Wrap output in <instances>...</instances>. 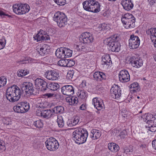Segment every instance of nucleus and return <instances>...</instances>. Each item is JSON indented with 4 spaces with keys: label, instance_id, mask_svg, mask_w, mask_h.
<instances>
[{
    "label": "nucleus",
    "instance_id": "1",
    "mask_svg": "<svg viewBox=\"0 0 156 156\" xmlns=\"http://www.w3.org/2000/svg\"><path fill=\"white\" fill-rule=\"evenodd\" d=\"M21 94L20 88L16 85H13L7 90L5 96L7 99L10 102H14L19 100Z\"/></svg>",
    "mask_w": 156,
    "mask_h": 156
},
{
    "label": "nucleus",
    "instance_id": "2",
    "mask_svg": "<svg viewBox=\"0 0 156 156\" xmlns=\"http://www.w3.org/2000/svg\"><path fill=\"white\" fill-rule=\"evenodd\" d=\"M80 44L76 45V48L78 51H86L85 44H89L93 42L94 37L92 34L89 32H85L83 33L79 38Z\"/></svg>",
    "mask_w": 156,
    "mask_h": 156
},
{
    "label": "nucleus",
    "instance_id": "3",
    "mask_svg": "<svg viewBox=\"0 0 156 156\" xmlns=\"http://www.w3.org/2000/svg\"><path fill=\"white\" fill-rule=\"evenodd\" d=\"M88 133L87 130L79 128L75 130L73 133V136L76 143L80 144L87 140Z\"/></svg>",
    "mask_w": 156,
    "mask_h": 156
},
{
    "label": "nucleus",
    "instance_id": "4",
    "mask_svg": "<svg viewBox=\"0 0 156 156\" xmlns=\"http://www.w3.org/2000/svg\"><path fill=\"white\" fill-rule=\"evenodd\" d=\"M135 19L131 14L126 13L122 16L121 21L125 28H131L135 27Z\"/></svg>",
    "mask_w": 156,
    "mask_h": 156
},
{
    "label": "nucleus",
    "instance_id": "5",
    "mask_svg": "<svg viewBox=\"0 0 156 156\" xmlns=\"http://www.w3.org/2000/svg\"><path fill=\"white\" fill-rule=\"evenodd\" d=\"M13 12L17 15H20L29 12L30 8L29 5L26 4H15L12 5Z\"/></svg>",
    "mask_w": 156,
    "mask_h": 156
},
{
    "label": "nucleus",
    "instance_id": "6",
    "mask_svg": "<svg viewBox=\"0 0 156 156\" xmlns=\"http://www.w3.org/2000/svg\"><path fill=\"white\" fill-rule=\"evenodd\" d=\"M53 20L60 27H64L67 24V18L66 16L64 13L60 12L55 14Z\"/></svg>",
    "mask_w": 156,
    "mask_h": 156
},
{
    "label": "nucleus",
    "instance_id": "7",
    "mask_svg": "<svg viewBox=\"0 0 156 156\" xmlns=\"http://www.w3.org/2000/svg\"><path fill=\"white\" fill-rule=\"evenodd\" d=\"M45 143L47 148L50 151H55L59 147L58 141L53 137L49 138L45 141Z\"/></svg>",
    "mask_w": 156,
    "mask_h": 156
},
{
    "label": "nucleus",
    "instance_id": "8",
    "mask_svg": "<svg viewBox=\"0 0 156 156\" xmlns=\"http://www.w3.org/2000/svg\"><path fill=\"white\" fill-rule=\"evenodd\" d=\"M21 88L23 91L30 94H34V89L32 83L29 82H24L20 85Z\"/></svg>",
    "mask_w": 156,
    "mask_h": 156
},
{
    "label": "nucleus",
    "instance_id": "9",
    "mask_svg": "<svg viewBox=\"0 0 156 156\" xmlns=\"http://www.w3.org/2000/svg\"><path fill=\"white\" fill-rule=\"evenodd\" d=\"M129 41V46L131 49H135L138 48L140 43L139 37L133 34L131 35Z\"/></svg>",
    "mask_w": 156,
    "mask_h": 156
},
{
    "label": "nucleus",
    "instance_id": "10",
    "mask_svg": "<svg viewBox=\"0 0 156 156\" xmlns=\"http://www.w3.org/2000/svg\"><path fill=\"white\" fill-rule=\"evenodd\" d=\"M112 97L115 99L119 98L121 95V90L118 85H114L110 89Z\"/></svg>",
    "mask_w": 156,
    "mask_h": 156
},
{
    "label": "nucleus",
    "instance_id": "11",
    "mask_svg": "<svg viewBox=\"0 0 156 156\" xmlns=\"http://www.w3.org/2000/svg\"><path fill=\"white\" fill-rule=\"evenodd\" d=\"M36 87L38 89L42 91H45L47 89V83L44 80L38 78L36 79L34 82Z\"/></svg>",
    "mask_w": 156,
    "mask_h": 156
},
{
    "label": "nucleus",
    "instance_id": "12",
    "mask_svg": "<svg viewBox=\"0 0 156 156\" xmlns=\"http://www.w3.org/2000/svg\"><path fill=\"white\" fill-rule=\"evenodd\" d=\"M62 93L66 95L71 96L74 93V88L70 85H66L63 86L61 88Z\"/></svg>",
    "mask_w": 156,
    "mask_h": 156
},
{
    "label": "nucleus",
    "instance_id": "13",
    "mask_svg": "<svg viewBox=\"0 0 156 156\" xmlns=\"http://www.w3.org/2000/svg\"><path fill=\"white\" fill-rule=\"evenodd\" d=\"M119 80L121 82H127L130 80V76L127 70H121L119 74Z\"/></svg>",
    "mask_w": 156,
    "mask_h": 156
},
{
    "label": "nucleus",
    "instance_id": "14",
    "mask_svg": "<svg viewBox=\"0 0 156 156\" xmlns=\"http://www.w3.org/2000/svg\"><path fill=\"white\" fill-rule=\"evenodd\" d=\"M45 77L48 80H55L58 77V74L55 70L47 71L44 74Z\"/></svg>",
    "mask_w": 156,
    "mask_h": 156
},
{
    "label": "nucleus",
    "instance_id": "15",
    "mask_svg": "<svg viewBox=\"0 0 156 156\" xmlns=\"http://www.w3.org/2000/svg\"><path fill=\"white\" fill-rule=\"evenodd\" d=\"M129 61L133 67L139 68L143 65V62L140 58L133 57L130 58Z\"/></svg>",
    "mask_w": 156,
    "mask_h": 156
},
{
    "label": "nucleus",
    "instance_id": "16",
    "mask_svg": "<svg viewBox=\"0 0 156 156\" xmlns=\"http://www.w3.org/2000/svg\"><path fill=\"white\" fill-rule=\"evenodd\" d=\"M92 104L98 110H101L104 108V105L102 100L95 98L92 100Z\"/></svg>",
    "mask_w": 156,
    "mask_h": 156
},
{
    "label": "nucleus",
    "instance_id": "17",
    "mask_svg": "<svg viewBox=\"0 0 156 156\" xmlns=\"http://www.w3.org/2000/svg\"><path fill=\"white\" fill-rule=\"evenodd\" d=\"M90 1L91 8H89L90 10V12L97 13L99 12L100 11V5L99 3L97 1L94 0H90Z\"/></svg>",
    "mask_w": 156,
    "mask_h": 156
},
{
    "label": "nucleus",
    "instance_id": "18",
    "mask_svg": "<svg viewBox=\"0 0 156 156\" xmlns=\"http://www.w3.org/2000/svg\"><path fill=\"white\" fill-rule=\"evenodd\" d=\"M141 120H143L146 122L147 125L149 123H152L155 119V117L152 115L147 113L145 114L143 116H141L139 118Z\"/></svg>",
    "mask_w": 156,
    "mask_h": 156
},
{
    "label": "nucleus",
    "instance_id": "19",
    "mask_svg": "<svg viewBox=\"0 0 156 156\" xmlns=\"http://www.w3.org/2000/svg\"><path fill=\"white\" fill-rule=\"evenodd\" d=\"M48 36L46 34V33L43 30H40L38 33L34 36V38L35 40H37V41L44 40H48Z\"/></svg>",
    "mask_w": 156,
    "mask_h": 156
},
{
    "label": "nucleus",
    "instance_id": "20",
    "mask_svg": "<svg viewBox=\"0 0 156 156\" xmlns=\"http://www.w3.org/2000/svg\"><path fill=\"white\" fill-rule=\"evenodd\" d=\"M111 63L110 57L108 54L104 55L102 57L101 64L103 67L108 68Z\"/></svg>",
    "mask_w": 156,
    "mask_h": 156
},
{
    "label": "nucleus",
    "instance_id": "21",
    "mask_svg": "<svg viewBox=\"0 0 156 156\" xmlns=\"http://www.w3.org/2000/svg\"><path fill=\"white\" fill-rule=\"evenodd\" d=\"M121 4L123 8L126 10L129 11L131 9L133 5L131 0H123L121 2Z\"/></svg>",
    "mask_w": 156,
    "mask_h": 156
},
{
    "label": "nucleus",
    "instance_id": "22",
    "mask_svg": "<svg viewBox=\"0 0 156 156\" xmlns=\"http://www.w3.org/2000/svg\"><path fill=\"white\" fill-rule=\"evenodd\" d=\"M118 39L117 35L115 34L107 39V45L109 48H110V46H113L118 41Z\"/></svg>",
    "mask_w": 156,
    "mask_h": 156
},
{
    "label": "nucleus",
    "instance_id": "23",
    "mask_svg": "<svg viewBox=\"0 0 156 156\" xmlns=\"http://www.w3.org/2000/svg\"><path fill=\"white\" fill-rule=\"evenodd\" d=\"M101 132L99 130L94 129L91 130L90 133V136L93 140L97 139L101 135Z\"/></svg>",
    "mask_w": 156,
    "mask_h": 156
},
{
    "label": "nucleus",
    "instance_id": "24",
    "mask_svg": "<svg viewBox=\"0 0 156 156\" xmlns=\"http://www.w3.org/2000/svg\"><path fill=\"white\" fill-rule=\"evenodd\" d=\"M93 76L94 79L97 81H101L106 78L105 74L100 72H95L93 74Z\"/></svg>",
    "mask_w": 156,
    "mask_h": 156
},
{
    "label": "nucleus",
    "instance_id": "25",
    "mask_svg": "<svg viewBox=\"0 0 156 156\" xmlns=\"http://www.w3.org/2000/svg\"><path fill=\"white\" fill-rule=\"evenodd\" d=\"M50 47L47 44H44L39 49L38 51L41 55H44L47 54L50 51Z\"/></svg>",
    "mask_w": 156,
    "mask_h": 156
},
{
    "label": "nucleus",
    "instance_id": "26",
    "mask_svg": "<svg viewBox=\"0 0 156 156\" xmlns=\"http://www.w3.org/2000/svg\"><path fill=\"white\" fill-rule=\"evenodd\" d=\"M146 33L150 36L151 41L156 40V28H151L147 31Z\"/></svg>",
    "mask_w": 156,
    "mask_h": 156
},
{
    "label": "nucleus",
    "instance_id": "27",
    "mask_svg": "<svg viewBox=\"0 0 156 156\" xmlns=\"http://www.w3.org/2000/svg\"><path fill=\"white\" fill-rule=\"evenodd\" d=\"M145 128L147 132L149 131L154 132L156 131V122H153L152 123H149L145 126Z\"/></svg>",
    "mask_w": 156,
    "mask_h": 156
},
{
    "label": "nucleus",
    "instance_id": "28",
    "mask_svg": "<svg viewBox=\"0 0 156 156\" xmlns=\"http://www.w3.org/2000/svg\"><path fill=\"white\" fill-rule=\"evenodd\" d=\"M108 147L109 150L113 152H116L119 149L118 145L114 143H109L108 144Z\"/></svg>",
    "mask_w": 156,
    "mask_h": 156
},
{
    "label": "nucleus",
    "instance_id": "29",
    "mask_svg": "<svg viewBox=\"0 0 156 156\" xmlns=\"http://www.w3.org/2000/svg\"><path fill=\"white\" fill-rule=\"evenodd\" d=\"M64 48H58L55 51V55L58 58H65Z\"/></svg>",
    "mask_w": 156,
    "mask_h": 156
},
{
    "label": "nucleus",
    "instance_id": "30",
    "mask_svg": "<svg viewBox=\"0 0 156 156\" xmlns=\"http://www.w3.org/2000/svg\"><path fill=\"white\" fill-rule=\"evenodd\" d=\"M13 109L14 111L17 113H23L26 112L24 108H23V107L20 103H19L16 106H14Z\"/></svg>",
    "mask_w": 156,
    "mask_h": 156
},
{
    "label": "nucleus",
    "instance_id": "31",
    "mask_svg": "<svg viewBox=\"0 0 156 156\" xmlns=\"http://www.w3.org/2000/svg\"><path fill=\"white\" fill-rule=\"evenodd\" d=\"M47 88L53 91L58 89L59 87V85L56 83H52L49 84L47 83Z\"/></svg>",
    "mask_w": 156,
    "mask_h": 156
},
{
    "label": "nucleus",
    "instance_id": "32",
    "mask_svg": "<svg viewBox=\"0 0 156 156\" xmlns=\"http://www.w3.org/2000/svg\"><path fill=\"white\" fill-rule=\"evenodd\" d=\"M79 120V117L78 116L75 117L71 121H69L68 122V125L70 127L75 126L78 123Z\"/></svg>",
    "mask_w": 156,
    "mask_h": 156
},
{
    "label": "nucleus",
    "instance_id": "33",
    "mask_svg": "<svg viewBox=\"0 0 156 156\" xmlns=\"http://www.w3.org/2000/svg\"><path fill=\"white\" fill-rule=\"evenodd\" d=\"M66 101L70 105H76L78 102L77 98L74 97H69L66 99Z\"/></svg>",
    "mask_w": 156,
    "mask_h": 156
},
{
    "label": "nucleus",
    "instance_id": "34",
    "mask_svg": "<svg viewBox=\"0 0 156 156\" xmlns=\"http://www.w3.org/2000/svg\"><path fill=\"white\" fill-rule=\"evenodd\" d=\"M42 113V117L47 119L50 118L52 115V113L50 110H43Z\"/></svg>",
    "mask_w": 156,
    "mask_h": 156
},
{
    "label": "nucleus",
    "instance_id": "35",
    "mask_svg": "<svg viewBox=\"0 0 156 156\" xmlns=\"http://www.w3.org/2000/svg\"><path fill=\"white\" fill-rule=\"evenodd\" d=\"M53 112L56 114L63 113L64 111V108L61 106L55 107L53 109Z\"/></svg>",
    "mask_w": 156,
    "mask_h": 156
},
{
    "label": "nucleus",
    "instance_id": "36",
    "mask_svg": "<svg viewBox=\"0 0 156 156\" xmlns=\"http://www.w3.org/2000/svg\"><path fill=\"white\" fill-rule=\"evenodd\" d=\"M120 44L119 42L117 41L113 46H110L109 49L112 51L118 52L120 49Z\"/></svg>",
    "mask_w": 156,
    "mask_h": 156
},
{
    "label": "nucleus",
    "instance_id": "37",
    "mask_svg": "<svg viewBox=\"0 0 156 156\" xmlns=\"http://www.w3.org/2000/svg\"><path fill=\"white\" fill-rule=\"evenodd\" d=\"M90 0H87L83 3V7L84 9L86 11L90 12V10L89 8H91V3Z\"/></svg>",
    "mask_w": 156,
    "mask_h": 156
},
{
    "label": "nucleus",
    "instance_id": "38",
    "mask_svg": "<svg viewBox=\"0 0 156 156\" xmlns=\"http://www.w3.org/2000/svg\"><path fill=\"white\" fill-rule=\"evenodd\" d=\"M129 87L131 91L133 92H136L138 89V85L137 83L134 82L131 84Z\"/></svg>",
    "mask_w": 156,
    "mask_h": 156
},
{
    "label": "nucleus",
    "instance_id": "39",
    "mask_svg": "<svg viewBox=\"0 0 156 156\" xmlns=\"http://www.w3.org/2000/svg\"><path fill=\"white\" fill-rule=\"evenodd\" d=\"M29 73V71L27 69H21L17 72V75L19 77H23Z\"/></svg>",
    "mask_w": 156,
    "mask_h": 156
},
{
    "label": "nucleus",
    "instance_id": "40",
    "mask_svg": "<svg viewBox=\"0 0 156 156\" xmlns=\"http://www.w3.org/2000/svg\"><path fill=\"white\" fill-rule=\"evenodd\" d=\"M78 97L82 99H85L87 96V92L84 90H81L77 93Z\"/></svg>",
    "mask_w": 156,
    "mask_h": 156
},
{
    "label": "nucleus",
    "instance_id": "41",
    "mask_svg": "<svg viewBox=\"0 0 156 156\" xmlns=\"http://www.w3.org/2000/svg\"><path fill=\"white\" fill-rule=\"evenodd\" d=\"M64 53L65 55V58L71 57L72 55V51L71 50L66 48H64Z\"/></svg>",
    "mask_w": 156,
    "mask_h": 156
},
{
    "label": "nucleus",
    "instance_id": "42",
    "mask_svg": "<svg viewBox=\"0 0 156 156\" xmlns=\"http://www.w3.org/2000/svg\"><path fill=\"white\" fill-rule=\"evenodd\" d=\"M57 122L59 127L62 128L64 125V121L62 116L58 117Z\"/></svg>",
    "mask_w": 156,
    "mask_h": 156
},
{
    "label": "nucleus",
    "instance_id": "43",
    "mask_svg": "<svg viewBox=\"0 0 156 156\" xmlns=\"http://www.w3.org/2000/svg\"><path fill=\"white\" fill-rule=\"evenodd\" d=\"M20 103L21 105H22L23 108H24L26 112L28 111L30 108V106L29 103L25 102H22Z\"/></svg>",
    "mask_w": 156,
    "mask_h": 156
},
{
    "label": "nucleus",
    "instance_id": "44",
    "mask_svg": "<svg viewBox=\"0 0 156 156\" xmlns=\"http://www.w3.org/2000/svg\"><path fill=\"white\" fill-rule=\"evenodd\" d=\"M123 152L127 154L130 152L133 151V147L131 146H126L123 148Z\"/></svg>",
    "mask_w": 156,
    "mask_h": 156
},
{
    "label": "nucleus",
    "instance_id": "45",
    "mask_svg": "<svg viewBox=\"0 0 156 156\" xmlns=\"http://www.w3.org/2000/svg\"><path fill=\"white\" fill-rule=\"evenodd\" d=\"M67 59H62L59 60L58 64L61 66L67 67Z\"/></svg>",
    "mask_w": 156,
    "mask_h": 156
},
{
    "label": "nucleus",
    "instance_id": "46",
    "mask_svg": "<svg viewBox=\"0 0 156 156\" xmlns=\"http://www.w3.org/2000/svg\"><path fill=\"white\" fill-rule=\"evenodd\" d=\"M6 43V40L4 37L0 39V50L3 49L5 47Z\"/></svg>",
    "mask_w": 156,
    "mask_h": 156
},
{
    "label": "nucleus",
    "instance_id": "47",
    "mask_svg": "<svg viewBox=\"0 0 156 156\" xmlns=\"http://www.w3.org/2000/svg\"><path fill=\"white\" fill-rule=\"evenodd\" d=\"M33 124L36 127L39 128L42 127L43 125V123L41 120H38L34 122Z\"/></svg>",
    "mask_w": 156,
    "mask_h": 156
},
{
    "label": "nucleus",
    "instance_id": "48",
    "mask_svg": "<svg viewBox=\"0 0 156 156\" xmlns=\"http://www.w3.org/2000/svg\"><path fill=\"white\" fill-rule=\"evenodd\" d=\"M7 79L5 76H1L0 77V86L4 87L6 84Z\"/></svg>",
    "mask_w": 156,
    "mask_h": 156
},
{
    "label": "nucleus",
    "instance_id": "49",
    "mask_svg": "<svg viewBox=\"0 0 156 156\" xmlns=\"http://www.w3.org/2000/svg\"><path fill=\"white\" fill-rule=\"evenodd\" d=\"M75 63V61L73 60L67 59V67H71L73 66Z\"/></svg>",
    "mask_w": 156,
    "mask_h": 156
},
{
    "label": "nucleus",
    "instance_id": "50",
    "mask_svg": "<svg viewBox=\"0 0 156 156\" xmlns=\"http://www.w3.org/2000/svg\"><path fill=\"white\" fill-rule=\"evenodd\" d=\"M54 2L58 5H65L66 3V0H53Z\"/></svg>",
    "mask_w": 156,
    "mask_h": 156
},
{
    "label": "nucleus",
    "instance_id": "51",
    "mask_svg": "<svg viewBox=\"0 0 156 156\" xmlns=\"http://www.w3.org/2000/svg\"><path fill=\"white\" fill-rule=\"evenodd\" d=\"M3 122L6 125H9L11 124V119L9 118H6L4 119Z\"/></svg>",
    "mask_w": 156,
    "mask_h": 156
},
{
    "label": "nucleus",
    "instance_id": "52",
    "mask_svg": "<svg viewBox=\"0 0 156 156\" xmlns=\"http://www.w3.org/2000/svg\"><path fill=\"white\" fill-rule=\"evenodd\" d=\"M6 148L4 144L3 141L0 140V151L2 152L3 151L5 150Z\"/></svg>",
    "mask_w": 156,
    "mask_h": 156
},
{
    "label": "nucleus",
    "instance_id": "53",
    "mask_svg": "<svg viewBox=\"0 0 156 156\" xmlns=\"http://www.w3.org/2000/svg\"><path fill=\"white\" fill-rule=\"evenodd\" d=\"M100 27L99 28L100 30H105L107 29L106 24L105 23H103L101 24L99 26V27Z\"/></svg>",
    "mask_w": 156,
    "mask_h": 156
},
{
    "label": "nucleus",
    "instance_id": "54",
    "mask_svg": "<svg viewBox=\"0 0 156 156\" xmlns=\"http://www.w3.org/2000/svg\"><path fill=\"white\" fill-rule=\"evenodd\" d=\"M28 60V58H23V59L20 60L19 61V62L21 64H26L29 62Z\"/></svg>",
    "mask_w": 156,
    "mask_h": 156
},
{
    "label": "nucleus",
    "instance_id": "55",
    "mask_svg": "<svg viewBox=\"0 0 156 156\" xmlns=\"http://www.w3.org/2000/svg\"><path fill=\"white\" fill-rule=\"evenodd\" d=\"M36 114L38 116H42V111H41L39 109H38L36 111Z\"/></svg>",
    "mask_w": 156,
    "mask_h": 156
},
{
    "label": "nucleus",
    "instance_id": "56",
    "mask_svg": "<svg viewBox=\"0 0 156 156\" xmlns=\"http://www.w3.org/2000/svg\"><path fill=\"white\" fill-rule=\"evenodd\" d=\"M73 73L71 71L69 72L67 74V77L69 79H71L73 76Z\"/></svg>",
    "mask_w": 156,
    "mask_h": 156
},
{
    "label": "nucleus",
    "instance_id": "57",
    "mask_svg": "<svg viewBox=\"0 0 156 156\" xmlns=\"http://www.w3.org/2000/svg\"><path fill=\"white\" fill-rule=\"evenodd\" d=\"M86 108V105L84 104H82L80 107V109L82 110H85Z\"/></svg>",
    "mask_w": 156,
    "mask_h": 156
},
{
    "label": "nucleus",
    "instance_id": "58",
    "mask_svg": "<svg viewBox=\"0 0 156 156\" xmlns=\"http://www.w3.org/2000/svg\"><path fill=\"white\" fill-rule=\"evenodd\" d=\"M126 134V132L125 130H123L121 132L120 134V136L121 137L124 138L125 135Z\"/></svg>",
    "mask_w": 156,
    "mask_h": 156
},
{
    "label": "nucleus",
    "instance_id": "59",
    "mask_svg": "<svg viewBox=\"0 0 156 156\" xmlns=\"http://www.w3.org/2000/svg\"><path fill=\"white\" fill-rule=\"evenodd\" d=\"M152 144L153 148L156 149V139L152 141Z\"/></svg>",
    "mask_w": 156,
    "mask_h": 156
},
{
    "label": "nucleus",
    "instance_id": "60",
    "mask_svg": "<svg viewBox=\"0 0 156 156\" xmlns=\"http://www.w3.org/2000/svg\"><path fill=\"white\" fill-rule=\"evenodd\" d=\"M54 95L53 94L51 93H47L44 94V96H47L48 98H50L52 97Z\"/></svg>",
    "mask_w": 156,
    "mask_h": 156
},
{
    "label": "nucleus",
    "instance_id": "61",
    "mask_svg": "<svg viewBox=\"0 0 156 156\" xmlns=\"http://www.w3.org/2000/svg\"><path fill=\"white\" fill-rule=\"evenodd\" d=\"M7 16L4 12L2 11H0V16L2 17H4V16Z\"/></svg>",
    "mask_w": 156,
    "mask_h": 156
},
{
    "label": "nucleus",
    "instance_id": "62",
    "mask_svg": "<svg viewBox=\"0 0 156 156\" xmlns=\"http://www.w3.org/2000/svg\"><path fill=\"white\" fill-rule=\"evenodd\" d=\"M82 83L83 85L86 86V82L85 80H83Z\"/></svg>",
    "mask_w": 156,
    "mask_h": 156
},
{
    "label": "nucleus",
    "instance_id": "63",
    "mask_svg": "<svg viewBox=\"0 0 156 156\" xmlns=\"http://www.w3.org/2000/svg\"><path fill=\"white\" fill-rule=\"evenodd\" d=\"M154 59L156 61V56H154Z\"/></svg>",
    "mask_w": 156,
    "mask_h": 156
},
{
    "label": "nucleus",
    "instance_id": "64",
    "mask_svg": "<svg viewBox=\"0 0 156 156\" xmlns=\"http://www.w3.org/2000/svg\"><path fill=\"white\" fill-rule=\"evenodd\" d=\"M137 98L138 99L140 98V97L138 96H137Z\"/></svg>",
    "mask_w": 156,
    "mask_h": 156
}]
</instances>
